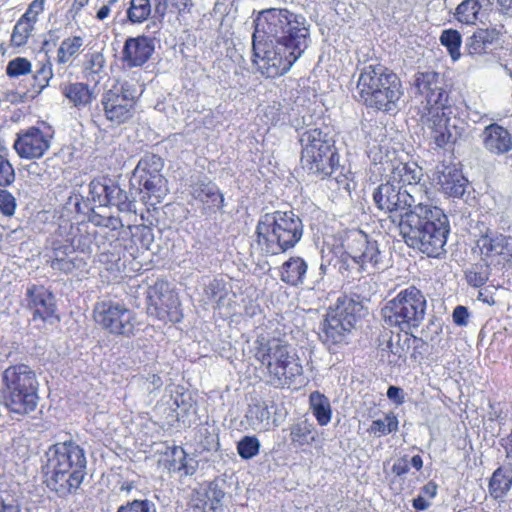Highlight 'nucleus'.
I'll return each instance as SVG.
<instances>
[{"label": "nucleus", "instance_id": "nucleus-57", "mask_svg": "<svg viewBox=\"0 0 512 512\" xmlns=\"http://www.w3.org/2000/svg\"><path fill=\"white\" fill-rule=\"evenodd\" d=\"M409 469L410 468L407 457L398 459L392 466V472L397 476L406 474Z\"/></svg>", "mask_w": 512, "mask_h": 512}, {"label": "nucleus", "instance_id": "nucleus-51", "mask_svg": "<svg viewBox=\"0 0 512 512\" xmlns=\"http://www.w3.org/2000/svg\"><path fill=\"white\" fill-rule=\"evenodd\" d=\"M85 65V71L89 75L99 74L105 65V58L100 52H93L89 54Z\"/></svg>", "mask_w": 512, "mask_h": 512}, {"label": "nucleus", "instance_id": "nucleus-47", "mask_svg": "<svg viewBox=\"0 0 512 512\" xmlns=\"http://www.w3.org/2000/svg\"><path fill=\"white\" fill-rule=\"evenodd\" d=\"M260 442L255 436H244L237 444V451L241 458L251 459L259 453Z\"/></svg>", "mask_w": 512, "mask_h": 512}, {"label": "nucleus", "instance_id": "nucleus-13", "mask_svg": "<svg viewBox=\"0 0 512 512\" xmlns=\"http://www.w3.org/2000/svg\"><path fill=\"white\" fill-rule=\"evenodd\" d=\"M358 309L359 304L353 300L339 299L337 305L327 312L320 338L329 349L345 342L356 323Z\"/></svg>", "mask_w": 512, "mask_h": 512}, {"label": "nucleus", "instance_id": "nucleus-38", "mask_svg": "<svg viewBox=\"0 0 512 512\" xmlns=\"http://www.w3.org/2000/svg\"><path fill=\"white\" fill-rule=\"evenodd\" d=\"M107 198V206H116L121 212L135 211L134 201L130 200L126 191L113 181L110 182V191Z\"/></svg>", "mask_w": 512, "mask_h": 512}, {"label": "nucleus", "instance_id": "nucleus-1", "mask_svg": "<svg viewBox=\"0 0 512 512\" xmlns=\"http://www.w3.org/2000/svg\"><path fill=\"white\" fill-rule=\"evenodd\" d=\"M254 26L253 63L267 78L287 73L311 43L307 19L288 9L263 10Z\"/></svg>", "mask_w": 512, "mask_h": 512}, {"label": "nucleus", "instance_id": "nucleus-17", "mask_svg": "<svg viewBox=\"0 0 512 512\" xmlns=\"http://www.w3.org/2000/svg\"><path fill=\"white\" fill-rule=\"evenodd\" d=\"M135 103V93L127 82L114 85L103 94L101 100L106 119L116 125L132 117Z\"/></svg>", "mask_w": 512, "mask_h": 512}, {"label": "nucleus", "instance_id": "nucleus-35", "mask_svg": "<svg viewBox=\"0 0 512 512\" xmlns=\"http://www.w3.org/2000/svg\"><path fill=\"white\" fill-rule=\"evenodd\" d=\"M291 443L295 447L311 445L315 441L313 424L307 420L299 421L290 428Z\"/></svg>", "mask_w": 512, "mask_h": 512}, {"label": "nucleus", "instance_id": "nucleus-45", "mask_svg": "<svg viewBox=\"0 0 512 512\" xmlns=\"http://www.w3.org/2000/svg\"><path fill=\"white\" fill-rule=\"evenodd\" d=\"M34 29V24L20 17L16 22L11 35V43L14 46L25 45Z\"/></svg>", "mask_w": 512, "mask_h": 512}, {"label": "nucleus", "instance_id": "nucleus-34", "mask_svg": "<svg viewBox=\"0 0 512 512\" xmlns=\"http://www.w3.org/2000/svg\"><path fill=\"white\" fill-rule=\"evenodd\" d=\"M309 404L319 425L325 426L331 421L330 401L324 394L318 391L312 392L309 396Z\"/></svg>", "mask_w": 512, "mask_h": 512}, {"label": "nucleus", "instance_id": "nucleus-31", "mask_svg": "<svg viewBox=\"0 0 512 512\" xmlns=\"http://www.w3.org/2000/svg\"><path fill=\"white\" fill-rule=\"evenodd\" d=\"M505 239L506 235L487 229V231L481 235L477 241V246L484 259L501 256V253H503Z\"/></svg>", "mask_w": 512, "mask_h": 512}, {"label": "nucleus", "instance_id": "nucleus-46", "mask_svg": "<svg viewBox=\"0 0 512 512\" xmlns=\"http://www.w3.org/2000/svg\"><path fill=\"white\" fill-rule=\"evenodd\" d=\"M192 6L191 0H154L155 12L164 17L169 8H174L179 13L185 12Z\"/></svg>", "mask_w": 512, "mask_h": 512}, {"label": "nucleus", "instance_id": "nucleus-52", "mask_svg": "<svg viewBox=\"0 0 512 512\" xmlns=\"http://www.w3.org/2000/svg\"><path fill=\"white\" fill-rule=\"evenodd\" d=\"M15 179V172L10 162L0 155V186H8Z\"/></svg>", "mask_w": 512, "mask_h": 512}, {"label": "nucleus", "instance_id": "nucleus-24", "mask_svg": "<svg viewBox=\"0 0 512 512\" xmlns=\"http://www.w3.org/2000/svg\"><path fill=\"white\" fill-rule=\"evenodd\" d=\"M224 492L215 483H205L194 489L190 504L195 512H217L222 506Z\"/></svg>", "mask_w": 512, "mask_h": 512}, {"label": "nucleus", "instance_id": "nucleus-28", "mask_svg": "<svg viewBox=\"0 0 512 512\" xmlns=\"http://www.w3.org/2000/svg\"><path fill=\"white\" fill-rule=\"evenodd\" d=\"M163 463L170 472H179L182 475H192L197 468L196 461L188 458L185 450L178 446L167 449Z\"/></svg>", "mask_w": 512, "mask_h": 512}, {"label": "nucleus", "instance_id": "nucleus-2", "mask_svg": "<svg viewBox=\"0 0 512 512\" xmlns=\"http://www.w3.org/2000/svg\"><path fill=\"white\" fill-rule=\"evenodd\" d=\"M398 230L409 247L428 257L439 258L445 253L450 231L448 218L440 208L429 202L402 214Z\"/></svg>", "mask_w": 512, "mask_h": 512}, {"label": "nucleus", "instance_id": "nucleus-55", "mask_svg": "<svg viewBox=\"0 0 512 512\" xmlns=\"http://www.w3.org/2000/svg\"><path fill=\"white\" fill-rule=\"evenodd\" d=\"M453 321L458 326H465L468 323L469 313L466 307L457 306L453 311Z\"/></svg>", "mask_w": 512, "mask_h": 512}, {"label": "nucleus", "instance_id": "nucleus-27", "mask_svg": "<svg viewBox=\"0 0 512 512\" xmlns=\"http://www.w3.org/2000/svg\"><path fill=\"white\" fill-rule=\"evenodd\" d=\"M192 195L203 204L206 213H214L223 207V194L214 183H197L193 187Z\"/></svg>", "mask_w": 512, "mask_h": 512}, {"label": "nucleus", "instance_id": "nucleus-18", "mask_svg": "<svg viewBox=\"0 0 512 512\" xmlns=\"http://www.w3.org/2000/svg\"><path fill=\"white\" fill-rule=\"evenodd\" d=\"M147 313L161 321L177 322L180 320L178 315V300L169 288L167 282L157 280L149 286L146 292Z\"/></svg>", "mask_w": 512, "mask_h": 512}, {"label": "nucleus", "instance_id": "nucleus-29", "mask_svg": "<svg viewBox=\"0 0 512 512\" xmlns=\"http://www.w3.org/2000/svg\"><path fill=\"white\" fill-rule=\"evenodd\" d=\"M60 90L68 102L77 109L88 106L94 99V93L86 83H65L61 85Z\"/></svg>", "mask_w": 512, "mask_h": 512}, {"label": "nucleus", "instance_id": "nucleus-56", "mask_svg": "<svg viewBox=\"0 0 512 512\" xmlns=\"http://www.w3.org/2000/svg\"><path fill=\"white\" fill-rule=\"evenodd\" d=\"M0 512H20V509L13 498L0 495Z\"/></svg>", "mask_w": 512, "mask_h": 512}, {"label": "nucleus", "instance_id": "nucleus-7", "mask_svg": "<svg viewBox=\"0 0 512 512\" xmlns=\"http://www.w3.org/2000/svg\"><path fill=\"white\" fill-rule=\"evenodd\" d=\"M38 387L36 374L28 365L9 366L2 374L1 395L4 406L17 414L34 411L39 400Z\"/></svg>", "mask_w": 512, "mask_h": 512}, {"label": "nucleus", "instance_id": "nucleus-8", "mask_svg": "<svg viewBox=\"0 0 512 512\" xmlns=\"http://www.w3.org/2000/svg\"><path fill=\"white\" fill-rule=\"evenodd\" d=\"M92 242L93 236L86 226L79 227L67 221L63 222L48 239L51 267L64 273L71 272L76 267L75 259L71 255L76 251L90 253Z\"/></svg>", "mask_w": 512, "mask_h": 512}, {"label": "nucleus", "instance_id": "nucleus-33", "mask_svg": "<svg viewBox=\"0 0 512 512\" xmlns=\"http://www.w3.org/2000/svg\"><path fill=\"white\" fill-rule=\"evenodd\" d=\"M497 39L498 32L495 29H478L468 39L466 46L470 54L481 55Z\"/></svg>", "mask_w": 512, "mask_h": 512}, {"label": "nucleus", "instance_id": "nucleus-14", "mask_svg": "<svg viewBox=\"0 0 512 512\" xmlns=\"http://www.w3.org/2000/svg\"><path fill=\"white\" fill-rule=\"evenodd\" d=\"M454 109L448 103L424 109L420 121L428 136L437 147L443 148L447 144L456 142L460 132L456 125Z\"/></svg>", "mask_w": 512, "mask_h": 512}, {"label": "nucleus", "instance_id": "nucleus-11", "mask_svg": "<svg viewBox=\"0 0 512 512\" xmlns=\"http://www.w3.org/2000/svg\"><path fill=\"white\" fill-rule=\"evenodd\" d=\"M342 266L371 275L383 268L378 242L362 230L349 231L343 240Z\"/></svg>", "mask_w": 512, "mask_h": 512}, {"label": "nucleus", "instance_id": "nucleus-36", "mask_svg": "<svg viewBox=\"0 0 512 512\" xmlns=\"http://www.w3.org/2000/svg\"><path fill=\"white\" fill-rule=\"evenodd\" d=\"M512 485V470L506 467H500L494 471L489 488L494 498L502 497Z\"/></svg>", "mask_w": 512, "mask_h": 512}, {"label": "nucleus", "instance_id": "nucleus-4", "mask_svg": "<svg viewBox=\"0 0 512 512\" xmlns=\"http://www.w3.org/2000/svg\"><path fill=\"white\" fill-rule=\"evenodd\" d=\"M254 357L266 369L270 381L279 387L290 386L303 368L288 343L278 337L261 334L254 343Z\"/></svg>", "mask_w": 512, "mask_h": 512}, {"label": "nucleus", "instance_id": "nucleus-9", "mask_svg": "<svg viewBox=\"0 0 512 512\" xmlns=\"http://www.w3.org/2000/svg\"><path fill=\"white\" fill-rule=\"evenodd\" d=\"M424 294L414 286L401 290L381 310L384 323L406 334L418 328L426 314Z\"/></svg>", "mask_w": 512, "mask_h": 512}, {"label": "nucleus", "instance_id": "nucleus-39", "mask_svg": "<svg viewBox=\"0 0 512 512\" xmlns=\"http://www.w3.org/2000/svg\"><path fill=\"white\" fill-rule=\"evenodd\" d=\"M84 44L81 36H73L64 39L57 50V62L65 64L76 57Z\"/></svg>", "mask_w": 512, "mask_h": 512}, {"label": "nucleus", "instance_id": "nucleus-42", "mask_svg": "<svg viewBox=\"0 0 512 512\" xmlns=\"http://www.w3.org/2000/svg\"><path fill=\"white\" fill-rule=\"evenodd\" d=\"M150 0H130V6L127 10V18L133 24L146 21L151 14Z\"/></svg>", "mask_w": 512, "mask_h": 512}, {"label": "nucleus", "instance_id": "nucleus-16", "mask_svg": "<svg viewBox=\"0 0 512 512\" xmlns=\"http://www.w3.org/2000/svg\"><path fill=\"white\" fill-rule=\"evenodd\" d=\"M417 189V187L411 188L410 193L386 179V183L381 184L374 191L373 199L377 207L386 212L416 210L426 203L423 200V194Z\"/></svg>", "mask_w": 512, "mask_h": 512}, {"label": "nucleus", "instance_id": "nucleus-3", "mask_svg": "<svg viewBox=\"0 0 512 512\" xmlns=\"http://www.w3.org/2000/svg\"><path fill=\"white\" fill-rule=\"evenodd\" d=\"M44 472L47 486L60 496L75 492L86 474L85 451L73 441L52 445L46 452Z\"/></svg>", "mask_w": 512, "mask_h": 512}, {"label": "nucleus", "instance_id": "nucleus-64", "mask_svg": "<svg viewBox=\"0 0 512 512\" xmlns=\"http://www.w3.org/2000/svg\"><path fill=\"white\" fill-rule=\"evenodd\" d=\"M423 492L433 498L437 493V487L433 483H428L423 487Z\"/></svg>", "mask_w": 512, "mask_h": 512}, {"label": "nucleus", "instance_id": "nucleus-48", "mask_svg": "<svg viewBox=\"0 0 512 512\" xmlns=\"http://www.w3.org/2000/svg\"><path fill=\"white\" fill-rule=\"evenodd\" d=\"M117 512H157L155 504L147 499L133 500L121 505Z\"/></svg>", "mask_w": 512, "mask_h": 512}, {"label": "nucleus", "instance_id": "nucleus-49", "mask_svg": "<svg viewBox=\"0 0 512 512\" xmlns=\"http://www.w3.org/2000/svg\"><path fill=\"white\" fill-rule=\"evenodd\" d=\"M31 70V63L23 57H17L11 60L6 68V72L10 77H18L29 73Z\"/></svg>", "mask_w": 512, "mask_h": 512}, {"label": "nucleus", "instance_id": "nucleus-22", "mask_svg": "<svg viewBox=\"0 0 512 512\" xmlns=\"http://www.w3.org/2000/svg\"><path fill=\"white\" fill-rule=\"evenodd\" d=\"M414 86L425 100L424 109L448 103V93L442 86L439 73L434 71L418 72L414 76Z\"/></svg>", "mask_w": 512, "mask_h": 512}, {"label": "nucleus", "instance_id": "nucleus-54", "mask_svg": "<svg viewBox=\"0 0 512 512\" xmlns=\"http://www.w3.org/2000/svg\"><path fill=\"white\" fill-rule=\"evenodd\" d=\"M52 68L50 64H43L36 72L35 79L39 81L41 88L48 85L49 80L52 78Z\"/></svg>", "mask_w": 512, "mask_h": 512}, {"label": "nucleus", "instance_id": "nucleus-61", "mask_svg": "<svg viewBox=\"0 0 512 512\" xmlns=\"http://www.w3.org/2000/svg\"><path fill=\"white\" fill-rule=\"evenodd\" d=\"M501 444L505 449L507 458L512 459V431L510 434L501 440Z\"/></svg>", "mask_w": 512, "mask_h": 512}, {"label": "nucleus", "instance_id": "nucleus-20", "mask_svg": "<svg viewBox=\"0 0 512 512\" xmlns=\"http://www.w3.org/2000/svg\"><path fill=\"white\" fill-rule=\"evenodd\" d=\"M162 159L155 154L144 155L133 170L132 181L138 183L140 189L146 190L150 195L161 196L165 179L161 174Z\"/></svg>", "mask_w": 512, "mask_h": 512}, {"label": "nucleus", "instance_id": "nucleus-53", "mask_svg": "<svg viewBox=\"0 0 512 512\" xmlns=\"http://www.w3.org/2000/svg\"><path fill=\"white\" fill-rule=\"evenodd\" d=\"M45 0H33L21 18L35 24L38 16L44 11Z\"/></svg>", "mask_w": 512, "mask_h": 512}, {"label": "nucleus", "instance_id": "nucleus-15", "mask_svg": "<svg viewBox=\"0 0 512 512\" xmlns=\"http://www.w3.org/2000/svg\"><path fill=\"white\" fill-rule=\"evenodd\" d=\"M385 159L381 158L379 164L387 180L411 193V188L417 187V190L423 194V200L429 202L428 189L424 183H421L423 176L422 169L415 162H403L397 159L392 153Z\"/></svg>", "mask_w": 512, "mask_h": 512}, {"label": "nucleus", "instance_id": "nucleus-58", "mask_svg": "<svg viewBox=\"0 0 512 512\" xmlns=\"http://www.w3.org/2000/svg\"><path fill=\"white\" fill-rule=\"evenodd\" d=\"M466 278L468 283L474 287H480L487 281V277L484 274L473 271L467 273Z\"/></svg>", "mask_w": 512, "mask_h": 512}, {"label": "nucleus", "instance_id": "nucleus-37", "mask_svg": "<svg viewBox=\"0 0 512 512\" xmlns=\"http://www.w3.org/2000/svg\"><path fill=\"white\" fill-rule=\"evenodd\" d=\"M246 418L253 430L267 431L270 429V412L265 405L255 404L250 406Z\"/></svg>", "mask_w": 512, "mask_h": 512}, {"label": "nucleus", "instance_id": "nucleus-23", "mask_svg": "<svg viewBox=\"0 0 512 512\" xmlns=\"http://www.w3.org/2000/svg\"><path fill=\"white\" fill-rule=\"evenodd\" d=\"M154 52V42L147 36L127 38L122 50V62L129 68L143 66Z\"/></svg>", "mask_w": 512, "mask_h": 512}, {"label": "nucleus", "instance_id": "nucleus-26", "mask_svg": "<svg viewBox=\"0 0 512 512\" xmlns=\"http://www.w3.org/2000/svg\"><path fill=\"white\" fill-rule=\"evenodd\" d=\"M435 179L441 190L450 197H461L465 192L466 180L461 171L453 165H438Z\"/></svg>", "mask_w": 512, "mask_h": 512}, {"label": "nucleus", "instance_id": "nucleus-44", "mask_svg": "<svg viewBox=\"0 0 512 512\" xmlns=\"http://www.w3.org/2000/svg\"><path fill=\"white\" fill-rule=\"evenodd\" d=\"M111 180H93L89 184V199L98 206H107Z\"/></svg>", "mask_w": 512, "mask_h": 512}, {"label": "nucleus", "instance_id": "nucleus-41", "mask_svg": "<svg viewBox=\"0 0 512 512\" xmlns=\"http://www.w3.org/2000/svg\"><path fill=\"white\" fill-rule=\"evenodd\" d=\"M398 430V419L394 413H388L384 419L373 420L368 432L375 437L388 435Z\"/></svg>", "mask_w": 512, "mask_h": 512}, {"label": "nucleus", "instance_id": "nucleus-50", "mask_svg": "<svg viewBox=\"0 0 512 512\" xmlns=\"http://www.w3.org/2000/svg\"><path fill=\"white\" fill-rule=\"evenodd\" d=\"M17 202L15 197L5 189H0V212L6 217L15 214Z\"/></svg>", "mask_w": 512, "mask_h": 512}, {"label": "nucleus", "instance_id": "nucleus-30", "mask_svg": "<svg viewBox=\"0 0 512 512\" xmlns=\"http://www.w3.org/2000/svg\"><path fill=\"white\" fill-rule=\"evenodd\" d=\"M307 269L308 265L303 258L293 256L282 264L280 278L286 284L298 286L304 282Z\"/></svg>", "mask_w": 512, "mask_h": 512}, {"label": "nucleus", "instance_id": "nucleus-62", "mask_svg": "<svg viewBox=\"0 0 512 512\" xmlns=\"http://www.w3.org/2000/svg\"><path fill=\"white\" fill-rule=\"evenodd\" d=\"M429 505L430 503L422 496H418L413 500V507L419 511L427 509Z\"/></svg>", "mask_w": 512, "mask_h": 512}, {"label": "nucleus", "instance_id": "nucleus-19", "mask_svg": "<svg viewBox=\"0 0 512 512\" xmlns=\"http://www.w3.org/2000/svg\"><path fill=\"white\" fill-rule=\"evenodd\" d=\"M53 133L50 127H29L17 133L14 149L21 158L35 159L42 157L50 148Z\"/></svg>", "mask_w": 512, "mask_h": 512}, {"label": "nucleus", "instance_id": "nucleus-59", "mask_svg": "<svg viewBox=\"0 0 512 512\" xmlns=\"http://www.w3.org/2000/svg\"><path fill=\"white\" fill-rule=\"evenodd\" d=\"M387 397L396 404L404 402L403 390L396 386H390L387 390Z\"/></svg>", "mask_w": 512, "mask_h": 512}, {"label": "nucleus", "instance_id": "nucleus-43", "mask_svg": "<svg viewBox=\"0 0 512 512\" xmlns=\"http://www.w3.org/2000/svg\"><path fill=\"white\" fill-rule=\"evenodd\" d=\"M440 42L447 48L453 61H457L460 56V47L462 43L461 34L454 29L444 30L440 36Z\"/></svg>", "mask_w": 512, "mask_h": 512}, {"label": "nucleus", "instance_id": "nucleus-60", "mask_svg": "<svg viewBox=\"0 0 512 512\" xmlns=\"http://www.w3.org/2000/svg\"><path fill=\"white\" fill-rule=\"evenodd\" d=\"M501 257L504 260H510L512 259V237L506 236L504 247H503V253H501Z\"/></svg>", "mask_w": 512, "mask_h": 512}, {"label": "nucleus", "instance_id": "nucleus-32", "mask_svg": "<svg viewBox=\"0 0 512 512\" xmlns=\"http://www.w3.org/2000/svg\"><path fill=\"white\" fill-rule=\"evenodd\" d=\"M486 0H463L455 10V18L465 25H475L482 15L483 3Z\"/></svg>", "mask_w": 512, "mask_h": 512}, {"label": "nucleus", "instance_id": "nucleus-25", "mask_svg": "<svg viewBox=\"0 0 512 512\" xmlns=\"http://www.w3.org/2000/svg\"><path fill=\"white\" fill-rule=\"evenodd\" d=\"M484 148L492 155H503L512 150V135L501 125L486 126L481 135Z\"/></svg>", "mask_w": 512, "mask_h": 512}, {"label": "nucleus", "instance_id": "nucleus-10", "mask_svg": "<svg viewBox=\"0 0 512 512\" xmlns=\"http://www.w3.org/2000/svg\"><path fill=\"white\" fill-rule=\"evenodd\" d=\"M301 163L309 173L325 177L331 175L338 164L334 140L321 128H310L300 137Z\"/></svg>", "mask_w": 512, "mask_h": 512}, {"label": "nucleus", "instance_id": "nucleus-12", "mask_svg": "<svg viewBox=\"0 0 512 512\" xmlns=\"http://www.w3.org/2000/svg\"><path fill=\"white\" fill-rule=\"evenodd\" d=\"M95 322L110 334L131 337L138 326L136 314L123 302L102 300L93 309Z\"/></svg>", "mask_w": 512, "mask_h": 512}, {"label": "nucleus", "instance_id": "nucleus-63", "mask_svg": "<svg viewBox=\"0 0 512 512\" xmlns=\"http://www.w3.org/2000/svg\"><path fill=\"white\" fill-rule=\"evenodd\" d=\"M110 14V6L109 5H103L97 12V19L104 20L107 18Z\"/></svg>", "mask_w": 512, "mask_h": 512}, {"label": "nucleus", "instance_id": "nucleus-40", "mask_svg": "<svg viewBox=\"0 0 512 512\" xmlns=\"http://www.w3.org/2000/svg\"><path fill=\"white\" fill-rule=\"evenodd\" d=\"M228 294L226 282L223 279H213L204 287V300L206 303L216 304L220 307Z\"/></svg>", "mask_w": 512, "mask_h": 512}, {"label": "nucleus", "instance_id": "nucleus-21", "mask_svg": "<svg viewBox=\"0 0 512 512\" xmlns=\"http://www.w3.org/2000/svg\"><path fill=\"white\" fill-rule=\"evenodd\" d=\"M24 301L34 320L40 319L44 322L59 320L56 315L55 297L46 287L35 284L29 285L25 292Z\"/></svg>", "mask_w": 512, "mask_h": 512}, {"label": "nucleus", "instance_id": "nucleus-6", "mask_svg": "<svg viewBox=\"0 0 512 512\" xmlns=\"http://www.w3.org/2000/svg\"><path fill=\"white\" fill-rule=\"evenodd\" d=\"M257 241L262 250L277 255L293 248L302 238V220L292 211H275L260 217Z\"/></svg>", "mask_w": 512, "mask_h": 512}, {"label": "nucleus", "instance_id": "nucleus-5", "mask_svg": "<svg viewBox=\"0 0 512 512\" xmlns=\"http://www.w3.org/2000/svg\"><path fill=\"white\" fill-rule=\"evenodd\" d=\"M356 91L371 108L391 111L403 95L399 77L382 65H369L359 74Z\"/></svg>", "mask_w": 512, "mask_h": 512}]
</instances>
